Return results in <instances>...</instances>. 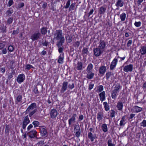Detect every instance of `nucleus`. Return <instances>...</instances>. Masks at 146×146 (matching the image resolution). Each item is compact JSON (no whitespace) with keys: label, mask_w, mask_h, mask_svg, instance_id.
<instances>
[{"label":"nucleus","mask_w":146,"mask_h":146,"mask_svg":"<svg viewBox=\"0 0 146 146\" xmlns=\"http://www.w3.org/2000/svg\"><path fill=\"white\" fill-rule=\"evenodd\" d=\"M141 125L143 126V127H146V120H144L142 122L140 123Z\"/></svg>","instance_id":"53"},{"label":"nucleus","mask_w":146,"mask_h":146,"mask_svg":"<svg viewBox=\"0 0 146 146\" xmlns=\"http://www.w3.org/2000/svg\"><path fill=\"white\" fill-rule=\"evenodd\" d=\"M14 3V2L13 0H9L7 5V7H10Z\"/></svg>","instance_id":"50"},{"label":"nucleus","mask_w":146,"mask_h":146,"mask_svg":"<svg viewBox=\"0 0 146 146\" xmlns=\"http://www.w3.org/2000/svg\"><path fill=\"white\" fill-rule=\"evenodd\" d=\"M75 133V136L76 137H77L78 138L80 137V135L81 133V131H76V132Z\"/></svg>","instance_id":"61"},{"label":"nucleus","mask_w":146,"mask_h":146,"mask_svg":"<svg viewBox=\"0 0 146 146\" xmlns=\"http://www.w3.org/2000/svg\"><path fill=\"white\" fill-rule=\"evenodd\" d=\"M19 29L17 28L16 30H14L13 31L12 34L13 35L17 34L19 33Z\"/></svg>","instance_id":"57"},{"label":"nucleus","mask_w":146,"mask_h":146,"mask_svg":"<svg viewBox=\"0 0 146 146\" xmlns=\"http://www.w3.org/2000/svg\"><path fill=\"white\" fill-rule=\"evenodd\" d=\"M141 23L140 21L138 22H135L134 23V25L136 27H139L141 26Z\"/></svg>","instance_id":"55"},{"label":"nucleus","mask_w":146,"mask_h":146,"mask_svg":"<svg viewBox=\"0 0 146 146\" xmlns=\"http://www.w3.org/2000/svg\"><path fill=\"white\" fill-rule=\"evenodd\" d=\"M40 130L41 135L42 136L46 135L47 133V131L46 129L43 127H41L40 128Z\"/></svg>","instance_id":"19"},{"label":"nucleus","mask_w":146,"mask_h":146,"mask_svg":"<svg viewBox=\"0 0 146 146\" xmlns=\"http://www.w3.org/2000/svg\"><path fill=\"white\" fill-rule=\"evenodd\" d=\"M126 123L125 116H123L121 118L120 122L119 125L121 127L123 126Z\"/></svg>","instance_id":"24"},{"label":"nucleus","mask_w":146,"mask_h":146,"mask_svg":"<svg viewBox=\"0 0 146 146\" xmlns=\"http://www.w3.org/2000/svg\"><path fill=\"white\" fill-rule=\"evenodd\" d=\"M25 77L23 74L19 75L17 79V82L19 83H21L24 81L25 80Z\"/></svg>","instance_id":"8"},{"label":"nucleus","mask_w":146,"mask_h":146,"mask_svg":"<svg viewBox=\"0 0 146 146\" xmlns=\"http://www.w3.org/2000/svg\"><path fill=\"white\" fill-rule=\"evenodd\" d=\"M133 69V65L130 64L125 66L123 68V70L124 71L128 72H131Z\"/></svg>","instance_id":"9"},{"label":"nucleus","mask_w":146,"mask_h":146,"mask_svg":"<svg viewBox=\"0 0 146 146\" xmlns=\"http://www.w3.org/2000/svg\"><path fill=\"white\" fill-rule=\"evenodd\" d=\"M15 72L14 70H12L11 71V73H9L8 76V79L10 80V79L11 78L13 77V75L15 74Z\"/></svg>","instance_id":"38"},{"label":"nucleus","mask_w":146,"mask_h":146,"mask_svg":"<svg viewBox=\"0 0 146 146\" xmlns=\"http://www.w3.org/2000/svg\"><path fill=\"white\" fill-rule=\"evenodd\" d=\"M30 121L28 115H27L26 116L23 122V129H25V128L26 126L29 123Z\"/></svg>","instance_id":"7"},{"label":"nucleus","mask_w":146,"mask_h":146,"mask_svg":"<svg viewBox=\"0 0 146 146\" xmlns=\"http://www.w3.org/2000/svg\"><path fill=\"white\" fill-rule=\"evenodd\" d=\"M121 86H120V84H119L117 83L115 85L114 89L113 90L118 93L119 92V90L121 89Z\"/></svg>","instance_id":"26"},{"label":"nucleus","mask_w":146,"mask_h":146,"mask_svg":"<svg viewBox=\"0 0 146 146\" xmlns=\"http://www.w3.org/2000/svg\"><path fill=\"white\" fill-rule=\"evenodd\" d=\"M69 89H72L74 87V84L73 83L72 84H70L68 85Z\"/></svg>","instance_id":"56"},{"label":"nucleus","mask_w":146,"mask_h":146,"mask_svg":"<svg viewBox=\"0 0 146 146\" xmlns=\"http://www.w3.org/2000/svg\"><path fill=\"white\" fill-rule=\"evenodd\" d=\"M82 52L83 54H87L88 52V48H84L82 50Z\"/></svg>","instance_id":"51"},{"label":"nucleus","mask_w":146,"mask_h":146,"mask_svg":"<svg viewBox=\"0 0 146 146\" xmlns=\"http://www.w3.org/2000/svg\"><path fill=\"white\" fill-rule=\"evenodd\" d=\"M6 27L4 25L0 27V33H5L6 32Z\"/></svg>","instance_id":"30"},{"label":"nucleus","mask_w":146,"mask_h":146,"mask_svg":"<svg viewBox=\"0 0 146 146\" xmlns=\"http://www.w3.org/2000/svg\"><path fill=\"white\" fill-rule=\"evenodd\" d=\"M118 92L113 90L111 92V96L112 99H115L117 95Z\"/></svg>","instance_id":"29"},{"label":"nucleus","mask_w":146,"mask_h":146,"mask_svg":"<svg viewBox=\"0 0 146 146\" xmlns=\"http://www.w3.org/2000/svg\"><path fill=\"white\" fill-rule=\"evenodd\" d=\"M50 114L51 118H54L57 116L58 112L56 109H53L51 110Z\"/></svg>","instance_id":"12"},{"label":"nucleus","mask_w":146,"mask_h":146,"mask_svg":"<svg viewBox=\"0 0 146 146\" xmlns=\"http://www.w3.org/2000/svg\"><path fill=\"white\" fill-rule=\"evenodd\" d=\"M64 53L60 54L58 57V62L60 64H62L64 62Z\"/></svg>","instance_id":"27"},{"label":"nucleus","mask_w":146,"mask_h":146,"mask_svg":"<svg viewBox=\"0 0 146 146\" xmlns=\"http://www.w3.org/2000/svg\"><path fill=\"white\" fill-rule=\"evenodd\" d=\"M124 2L122 0H117L115 3V5L117 7H121L123 5Z\"/></svg>","instance_id":"20"},{"label":"nucleus","mask_w":146,"mask_h":146,"mask_svg":"<svg viewBox=\"0 0 146 146\" xmlns=\"http://www.w3.org/2000/svg\"><path fill=\"white\" fill-rule=\"evenodd\" d=\"M142 110V108L137 106H134L133 108L131 109L133 110L134 112L138 113L141 111Z\"/></svg>","instance_id":"15"},{"label":"nucleus","mask_w":146,"mask_h":146,"mask_svg":"<svg viewBox=\"0 0 146 146\" xmlns=\"http://www.w3.org/2000/svg\"><path fill=\"white\" fill-rule=\"evenodd\" d=\"M93 65L91 63L89 64L87 66L86 71L87 72L90 73L92 72V69L93 68Z\"/></svg>","instance_id":"33"},{"label":"nucleus","mask_w":146,"mask_h":146,"mask_svg":"<svg viewBox=\"0 0 146 146\" xmlns=\"http://www.w3.org/2000/svg\"><path fill=\"white\" fill-rule=\"evenodd\" d=\"M115 112L113 110H111L110 111V117H115Z\"/></svg>","instance_id":"52"},{"label":"nucleus","mask_w":146,"mask_h":146,"mask_svg":"<svg viewBox=\"0 0 146 146\" xmlns=\"http://www.w3.org/2000/svg\"><path fill=\"white\" fill-rule=\"evenodd\" d=\"M123 105L121 102L120 101L117 102L116 107L117 109L119 111H121L122 110Z\"/></svg>","instance_id":"22"},{"label":"nucleus","mask_w":146,"mask_h":146,"mask_svg":"<svg viewBox=\"0 0 146 146\" xmlns=\"http://www.w3.org/2000/svg\"><path fill=\"white\" fill-rule=\"evenodd\" d=\"M88 73L86 75V78L88 79L92 78L94 76V74L92 72Z\"/></svg>","instance_id":"35"},{"label":"nucleus","mask_w":146,"mask_h":146,"mask_svg":"<svg viewBox=\"0 0 146 146\" xmlns=\"http://www.w3.org/2000/svg\"><path fill=\"white\" fill-rule=\"evenodd\" d=\"M68 83L67 82H64L62 84V87L60 90V92L62 93H63L68 88Z\"/></svg>","instance_id":"10"},{"label":"nucleus","mask_w":146,"mask_h":146,"mask_svg":"<svg viewBox=\"0 0 146 146\" xmlns=\"http://www.w3.org/2000/svg\"><path fill=\"white\" fill-rule=\"evenodd\" d=\"M59 40V41L57 42L56 45L58 48L62 47L63 44L64 43L65 39Z\"/></svg>","instance_id":"28"},{"label":"nucleus","mask_w":146,"mask_h":146,"mask_svg":"<svg viewBox=\"0 0 146 146\" xmlns=\"http://www.w3.org/2000/svg\"><path fill=\"white\" fill-rule=\"evenodd\" d=\"M103 104L104 105L105 110L106 111L109 110H110V107L107 103L106 102H103Z\"/></svg>","instance_id":"39"},{"label":"nucleus","mask_w":146,"mask_h":146,"mask_svg":"<svg viewBox=\"0 0 146 146\" xmlns=\"http://www.w3.org/2000/svg\"><path fill=\"white\" fill-rule=\"evenodd\" d=\"M9 126L8 125H6L5 127V132L6 133H9Z\"/></svg>","instance_id":"64"},{"label":"nucleus","mask_w":146,"mask_h":146,"mask_svg":"<svg viewBox=\"0 0 146 146\" xmlns=\"http://www.w3.org/2000/svg\"><path fill=\"white\" fill-rule=\"evenodd\" d=\"M33 92L35 94H38L39 93L36 86H35V87L34 88L33 90Z\"/></svg>","instance_id":"54"},{"label":"nucleus","mask_w":146,"mask_h":146,"mask_svg":"<svg viewBox=\"0 0 146 146\" xmlns=\"http://www.w3.org/2000/svg\"><path fill=\"white\" fill-rule=\"evenodd\" d=\"M14 12L13 9L11 7L9 8L6 11V14L7 17H10Z\"/></svg>","instance_id":"18"},{"label":"nucleus","mask_w":146,"mask_h":146,"mask_svg":"<svg viewBox=\"0 0 146 146\" xmlns=\"http://www.w3.org/2000/svg\"><path fill=\"white\" fill-rule=\"evenodd\" d=\"M70 2L68 1L66 3L65 6L64 7L66 9L68 8L69 7L70 5Z\"/></svg>","instance_id":"63"},{"label":"nucleus","mask_w":146,"mask_h":146,"mask_svg":"<svg viewBox=\"0 0 146 146\" xmlns=\"http://www.w3.org/2000/svg\"><path fill=\"white\" fill-rule=\"evenodd\" d=\"M106 10V7L102 6L100 7L99 13L101 15H103L104 14Z\"/></svg>","instance_id":"21"},{"label":"nucleus","mask_w":146,"mask_h":146,"mask_svg":"<svg viewBox=\"0 0 146 146\" xmlns=\"http://www.w3.org/2000/svg\"><path fill=\"white\" fill-rule=\"evenodd\" d=\"M36 108V104L35 103H32L27 109L25 111L26 114H27L29 112L31 111V110Z\"/></svg>","instance_id":"4"},{"label":"nucleus","mask_w":146,"mask_h":146,"mask_svg":"<svg viewBox=\"0 0 146 146\" xmlns=\"http://www.w3.org/2000/svg\"><path fill=\"white\" fill-rule=\"evenodd\" d=\"M15 60H12L10 62V68L12 70H13V69L15 67Z\"/></svg>","instance_id":"32"},{"label":"nucleus","mask_w":146,"mask_h":146,"mask_svg":"<svg viewBox=\"0 0 146 146\" xmlns=\"http://www.w3.org/2000/svg\"><path fill=\"white\" fill-rule=\"evenodd\" d=\"M47 32V31L46 28L43 27L41 29V32L42 34L44 35Z\"/></svg>","instance_id":"43"},{"label":"nucleus","mask_w":146,"mask_h":146,"mask_svg":"<svg viewBox=\"0 0 146 146\" xmlns=\"http://www.w3.org/2000/svg\"><path fill=\"white\" fill-rule=\"evenodd\" d=\"M48 42L46 40H45L44 41H42L41 42L42 44L44 46H46L48 44Z\"/></svg>","instance_id":"58"},{"label":"nucleus","mask_w":146,"mask_h":146,"mask_svg":"<svg viewBox=\"0 0 146 146\" xmlns=\"http://www.w3.org/2000/svg\"><path fill=\"white\" fill-rule=\"evenodd\" d=\"M140 52L141 55H143L146 54V46H142L139 50Z\"/></svg>","instance_id":"25"},{"label":"nucleus","mask_w":146,"mask_h":146,"mask_svg":"<svg viewBox=\"0 0 146 146\" xmlns=\"http://www.w3.org/2000/svg\"><path fill=\"white\" fill-rule=\"evenodd\" d=\"M76 68L78 70H82V63L80 62H78L75 65Z\"/></svg>","instance_id":"23"},{"label":"nucleus","mask_w":146,"mask_h":146,"mask_svg":"<svg viewBox=\"0 0 146 146\" xmlns=\"http://www.w3.org/2000/svg\"><path fill=\"white\" fill-rule=\"evenodd\" d=\"M80 44V42L79 41H77L75 42L73 44V46L75 47L78 48Z\"/></svg>","instance_id":"49"},{"label":"nucleus","mask_w":146,"mask_h":146,"mask_svg":"<svg viewBox=\"0 0 146 146\" xmlns=\"http://www.w3.org/2000/svg\"><path fill=\"white\" fill-rule=\"evenodd\" d=\"M103 116V113L101 112H99L97 114V118L99 121L102 120Z\"/></svg>","instance_id":"31"},{"label":"nucleus","mask_w":146,"mask_h":146,"mask_svg":"<svg viewBox=\"0 0 146 146\" xmlns=\"http://www.w3.org/2000/svg\"><path fill=\"white\" fill-rule=\"evenodd\" d=\"M22 99V97L21 95H18L16 98V100L18 102H20Z\"/></svg>","instance_id":"47"},{"label":"nucleus","mask_w":146,"mask_h":146,"mask_svg":"<svg viewBox=\"0 0 146 146\" xmlns=\"http://www.w3.org/2000/svg\"><path fill=\"white\" fill-rule=\"evenodd\" d=\"M99 43V45L98 47L104 51L106 45L105 42L104 40H100Z\"/></svg>","instance_id":"13"},{"label":"nucleus","mask_w":146,"mask_h":146,"mask_svg":"<svg viewBox=\"0 0 146 146\" xmlns=\"http://www.w3.org/2000/svg\"><path fill=\"white\" fill-rule=\"evenodd\" d=\"M32 123L34 125V127H36L38 126L40 124L39 122L38 121H34Z\"/></svg>","instance_id":"46"},{"label":"nucleus","mask_w":146,"mask_h":146,"mask_svg":"<svg viewBox=\"0 0 146 146\" xmlns=\"http://www.w3.org/2000/svg\"><path fill=\"white\" fill-rule=\"evenodd\" d=\"M54 39L56 40L64 39V38L62 35V31L61 30H56L54 34Z\"/></svg>","instance_id":"1"},{"label":"nucleus","mask_w":146,"mask_h":146,"mask_svg":"<svg viewBox=\"0 0 146 146\" xmlns=\"http://www.w3.org/2000/svg\"><path fill=\"white\" fill-rule=\"evenodd\" d=\"M108 146H115V145L112 143L111 139H109L108 141Z\"/></svg>","instance_id":"44"},{"label":"nucleus","mask_w":146,"mask_h":146,"mask_svg":"<svg viewBox=\"0 0 146 146\" xmlns=\"http://www.w3.org/2000/svg\"><path fill=\"white\" fill-rule=\"evenodd\" d=\"M100 100L102 102L105 100L106 99L105 93V91H104L99 94Z\"/></svg>","instance_id":"17"},{"label":"nucleus","mask_w":146,"mask_h":146,"mask_svg":"<svg viewBox=\"0 0 146 146\" xmlns=\"http://www.w3.org/2000/svg\"><path fill=\"white\" fill-rule=\"evenodd\" d=\"M77 115L76 114H73L72 117L68 120V124L69 126L73 125V124L75 123V117Z\"/></svg>","instance_id":"6"},{"label":"nucleus","mask_w":146,"mask_h":146,"mask_svg":"<svg viewBox=\"0 0 146 146\" xmlns=\"http://www.w3.org/2000/svg\"><path fill=\"white\" fill-rule=\"evenodd\" d=\"M31 68H33V67L31 65L28 64L26 66V69L29 70Z\"/></svg>","instance_id":"59"},{"label":"nucleus","mask_w":146,"mask_h":146,"mask_svg":"<svg viewBox=\"0 0 146 146\" xmlns=\"http://www.w3.org/2000/svg\"><path fill=\"white\" fill-rule=\"evenodd\" d=\"M106 71V67L104 66H102L100 67L99 72L100 74L104 75Z\"/></svg>","instance_id":"16"},{"label":"nucleus","mask_w":146,"mask_h":146,"mask_svg":"<svg viewBox=\"0 0 146 146\" xmlns=\"http://www.w3.org/2000/svg\"><path fill=\"white\" fill-rule=\"evenodd\" d=\"M104 89V87L102 85H100L98 87L97 90L99 92H101Z\"/></svg>","instance_id":"48"},{"label":"nucleus","mask_w":146,"mask_h":146,"mask_svg":"<svg viewBox=\"0 0 146 146\" xmlns=\"http://www.w3.org/2000/svg\"><path fill=\"white\" fill-rule=\"evenodd\" d=\"M113 75V74L111 72H107L106 74V80H108L110 77H111V76Z\"/></svg>","instance_id":"40"},{"label":"nucleus","mask_w":146,"mask_h":146,"mask_svg":"<svg viewBox=\"0 0 146 146\" xmlns=\"http://www.w3.org/2000/svg\"><path fill=\"white\" fill-rule=\"evenodd\" d=\"M13 17H10L9 18L7 21V24L8 25H10L11 24L13 21Z\"/></svg>","instance_id":"42"},{"label":"nucleus","mask_w":146,"mask_h":146,"mask_svg":"<svg viewBox=\"0 0 146 146\" xmlns=\"http://www.w3.org/2000/svg\"><path fill=\"white\" fill-rule=\"evenodd\" d=\"M72 36L69 35H67L65 37L67 43H70L72 41Z\"/></svg>","instance_id":"34"},{"label":"nucleus","mask_w":146,"mask_h":146,"mask_svg":"<svg viewBox=\"0 0 146 146\" xmlns=\"http://www.w3.org/2000/svg\"><path fill=\"white\" fill-rule=\"evenodd\" d=\"M41 36V33L38 31H36L31 35V39L33 41H34L40 39Z\"/></svg>","instance_id":"2"},{"label":"nucleus","mask_w":146,"mask_h":146,"mask_svg":"<svg viewBox=\"0 0 146 146\" xmlns=\"http://www.w3.org/2000/svg\"><path fill=\"white\" fill-rule=\"evenodd\" d=\"M117 62V58L116 57L112 61L110 65V69L112 70L114 69Z\"/></svg>","instance_id":"11"},{"label":"nucleus","mask_w":146,"mask_h":146,"mask_svg":"<svg viewBox=\"0 0 146 146\" xmlns=\"http://www.w3.org/2000/svg\"><path fill=\"white\" fill-rule=\"evenodd\" d=\"M37 111V110L36 109H35L33 110L32 111H31L29 112V116L30 117H31Z\"/></svg>","instance_id":"41"},{"label":"nucleus","mask_w":146,"mask_h":146,"mask_svg":"<svg viewBox=\"0 0 146 146\" xmlns=\"http://www.w3.org/2000/svg\"><path fill=\"white\" fill-rule=\"evenodd\" d=\"M75 4L74 3H72L70 6V7L69 9L70 10H73L74 9V8L75 7Z\"/></svg>","instance_id":"60"},{"label":"nucleus","mask_w":146,"mask_h":146,"mask_svg":"<svg viewBox=\"0 0 146 146\" xmlns=\"http://www.w3.org/2000/svg\"><path fill=\"white\" fill-rule=\"evenodd\" d=\"M88 137L90 140L91 142L93 141L97 137L96 135L95 134H93L91 132H90L88 133Z\"/></svg>","instance_id":"14"},{"label":"nucleus","mask_w":146,"mask_h":146,"mask_svg":"<svg viewBox=\"0 0 146 146\" xmlns=\"http://www.w3.org/2000/svg\"><path fill=\"white\" fill-rule=\"evenodd\" d=\"M2 49V53L3 54H6L7 52V49L6 48H3Z\"/></svg>","instance_id":"62"},{"label":"nucleus","mask_w":146,"mask_h":146,"mask_svg":"<svg viewBox=\"0 0 146 146\" xmlns=\"http://www.w3.org/2000/svg\"><path fill=\"white\" fill-rule=\"evenodd\" d=\"M104 52V51L98 47L94 48L93 52L94 55L96 57L100 56Z\"/></svg>","instance_id":"3"},{"label":"nucleus","mask_w":146,"mask_h":146,"mask_svg":"<svg viewBox=\"0 0 146 146\" xmlns=\"http://www.w3.org/2000/svg\"><path fill=\"white\" fill-rule=\"evenodd\" d=\"M27 135L31 138H36L37 132L35 130H33L27 133Z\"/></svg>","instance_id":"5"},{"label":"nucleus","mask_w":146,"mask_h":146,"mask_svg":"<svg viewBox=\"0 0 146 146\" xmlns=\"http://www.w3.org/2000/svg\"><path fill=\"white\" fill-rule=\"evenodd\" d=\"M15 49L13 45H10L8 47V50L10 52H13Z\"/></svg>","instance_id":"45"},{"label":"nucleus","mask_w":146,"mask_h":146,"mask_svg":"<svg viewBox=\"0 0 146 146\" xmlns=\"http://www.w3.org/2000/svg\"><path fill=\"white\" fill-rule=\"evenodd\" d=\"M126 14L124 13H123L120 15V18L121 21H124L126 18Z\"/></svg>","instance_id":"36"},{"label":"nucleus","mask_w":146,"mask_h":146,"mask_svg":"<svg viewBox=\"0 0 146 146\" xmlns=\"http://www.w3.org/2000/svg\"><path fill=\"white\" fill-rule=\"evenodd\" d=\"M102 130L104 132H107L108 131L107 125L106 124H103L102 125Z\"/></svg>","instance_id":"37"}]
</instances>
